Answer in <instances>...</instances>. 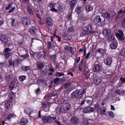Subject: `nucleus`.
<instances>
[{
  "mask_svg": "<svg viewBox=\"0 0 125 125\" xmlns=\"http://www.w3.org/2000/svg\"><path fill=\"white\" fill-rule=\"evenodd\" d=\"M86 89L84 88L82 90L80 89L74 91L71 94L72 98H81L83 96V95L86 93Z\"/></svg>",
  "mask_w": 125,
  "mask_h": 125,
  "instance_id": "1",
  "label": "nucleus"
},
{
  "mask_svg": "<svg viewBox=\"0 0 125 125\" xmlns=\"http://www.w3.org/2000/svg\"><path fill=\"white\" fill-rule=\"evenodd\" d=\"M21 21L23 25L26 26L30 25L31 22V20L26 17H22L21 19Z\"/></svg>",
  "mask_w": 125,
  "mask_h": 125,
  "instance_id": "2",
  "label": "nucleus"
},
{
  "mask_svg": "<svg viewBox=\"0 0 125 125\" xmlns=\"http://www.w3.org/2000/svg\"><path fill=\"white\" fill-rule=\"evenodd\" d=\"M51 104L49 102H45L42 104V106L41 109L45 112L49 111V107Z\"/></svg>",
  "mask_w": 125,
  "mask_h": 125,
  "instance_id": "3",
  "label": "nucleus"
},
{
  "mask_svg": "<svg viewBox=\"0 0 125 125\" xmlns=\"http://www.w3.org/2000/svg\"><path fill=\"white\" fill-rule=\"evenodd\" d=\"M11 51V49L9 48H5L3 51V53L4 54L6 58H8L11 55V53L9 52Z\"/></svg>",
  "mask_w": 125,
  "mask_h": 125,
  "instance_id": "4",
  "label": "nucleus"
},
{
  "mask_svg": "<svg viewBox=\"0 0 125 125\" xmlns=\"http://www.w3.org/2000/svg\"><path fill=\"white\" fill-rule=\"evenodd\" d=\"M62 107L64 111L66 113H67L71 108L70 104L68 102H66L63 104Z\"/></svg>",
  "mask_w": 125,
  "mask_h": 125,
  "instance_id": "5",
  "label": "nucleus"
},
{
  "mask_svg": "<svg viewBox=\"0 0 125 125\" xmlns=\"http://www.w3.org/2000/svg\"><path fill=\"white\" fill-rule=\"evenodd\" d=\"M112 62V59L111 57H106L104 60V63L107 65L111 66Z\"/></svg>",
  "mask_w": 125,
  "mask_h": 125,
  "instance_id": "6",
  "label": "nucleus"
},
{
  "mask_svg": "<svg viewBox=\"0 0 125 125\" xmlns=\"http://www.w3.org/2000/svg\"><path fill=\"white\" fill-rule=\"evenodd\" d=\"M101 78L99 76H96L94 78V82L95 85H98L101 82Z\"/></svg>",
  "mask_w": 125,
  "mask_h": 125,
  "instance_id": "7",
  "label": "nucleus"
},
{
  "mask_svg": "<svg viewBox=\"0 0 125 125\" xmlns=\"http://www.w3.org/2000/svg\"><path fill=\"white\" fill-rule=\"evenodd\" d=\"M102 67L99 64H95L93 67V70L94 72H100L102 70Z\"/></svg>",
  "mask_w": 125,
  "mask_h": 125,
  "instance_id": "8",
  "label": "nucleus"
},
{
  "mask_svg": "<svg viewBox=\"0 0 125 125\" xmlns=\"http://www.w3.org/2000/svg\"><path fill=\"white\" fill-rule=\"evenodd\" d=\"M94 109L91 107L88 106L84 108L83 110V112L85 113H90L93 112Z\"/></svg>",
  "mask_w": 125,
  "mask_h": 125,
  "instance_id": "9",
  "label": "nucleus"
},
{
  "mask_svg": "<svg viewBox=\"0 0 125 125\" xmlns=\"http://www.w3.org/2000/svg\"><path fill=\"white\" fill-rule=\"evenodd\" d=\"M45 20V22L48 26H51L53 23V21L51 17H46Z\"/></svg>",
  "mask_w": 125,
  "mask_h": 125,
  "instance_id": "10",
  "label": "nucleus"
},
{
  "mask_svg": "<svg viewBox=\"0 0 125 125\" xmlns=\"http://www.w3.org/2000/svg\"><path fill=\"white\" fill-rule=\"evenodd\" d=\"M69 4L70 7V9L72 10L76 5V0H72L70 1Z\"/></svg>",
  "mask_w": 125,
  "mask_h": 125,
  "instance_id": "11",
  "label": "nucleus"
},
{
  "mask_svg": "<svg viewBox=\"0 0 125 125\" xmlns=\"http://www.w3.org/2000/svg\"><path fill=\"white\" fill-rule=\"evenodd\" d=\"M85 28L86 30L90 33V34H92L94 33L93 28L91 24H88L85 26Z\"/></svg>",
  "mask_w": 125,
  "mask_h": 125,
  "instance_id": "12",
  "label": "nucleus"
},
{
  "mask_svg": "<svg viewBox=\"0 0 125 125\" xmlns=\"http://www.w3.org/2000/svg\"><path fill=\"white\" fill-rule=\"evenodd\" d=\"M37 68L39 70H41L44 66V63L42 61H38L36 63Z\"/></svg>",
  "mask_w": 125,
  "mask_h": 125,
  "instance_id": "13",
  "label": "nucleus"
},
{
  "mask_svg": "<svg viewBox=\"0 0 125 125\" xmlns=\"http://www.w3.org/2000/svg\"><path fill=\"white\" fill-rule=\"evenodd\" d=\"M42 120H43V123H50L52 121V119L49 118L48 116H45L42 117Z\"/></svg>",
  "mask_w": 125,
  "mask_h": 125,
  "instance_id": "14",
  "label": "nucleus"
},
{
  "mask_svg": "<svg viewBox=\"0 0 125 125\" xmlns=\"http://www.w3.org/2000/svg\"><path fill=\"white\" fill-rule=\"evenodd\" d=\"M0 41L2 42H3L6 44H7L8 41V37L5 35H2L0 36Z\"/></svg>",
  "mask_w": 125,
  "mask_h": 125,
  "instance_id": "15",
  "label": "nucleus"
},
{
  "mask_svg": "<svg viewBox=\"0 0 125 125\" xmlns=\"http://www.w3.org/2000/svg\"><path fill=\"white\" fill-rule=\"evenodd\" d=\"M37 30L35 26H32L30 28L29 30V31L30 33L32 35H34L36 34Z\"/></svg>",
  "mask_w": 125,
  "mask_h": 125,
  "instance_id": "16",
  "label": "nucleus"
},
{
  "mask_svg": "<svg viewBox=\"0 0 125 125\" xmlns=\"http://www.w3.org/2000/svg\"><path fill=\"white\" fill-rule=\"evenodd\" d=\"M96 18L97 19V20L98 25L102 26H104L105 24V19H104V20L103 21H102L101 19L100 16H97L96 17Z\"/></svg>",
  "mask_w": 125,
  "mask_h": 125,
  "instance_id": "17",
  "label": "nucleus"
},
{
  "mask_svg": "<svg viewBox=\"0 0 125 125\" xmlns=\"http://www.w3.org/2000/svg\"><path fill=\"white\" fill-rule=\"evenodd\" d=\"M102 16L106 18H108L110 17V14L108 13L107 10H102Z\"/></svg>",
  "mask_w": 125,
  "mask_h": 125,
  "instance_id": "18",
  "label": "nucleus"
},
{
  "mask_svg": "<svg viewBox=\"0 0 125 125\" xmlns=\"http://www.w3.org/2000/svg\"><path fill=\"white\" fill-rule=\"evenodd\" d=\"M28 122V119L26 118H21L20 121V123L21 125H25Z\"/></svg>",
  "mask_w": 125,
  "mask_h": 125,
  "instance_id": "19",
  "label": "nucleus"
},
{
  "mask_svg": "<svg viewBox=\"0 0 125 125\" xmlns=\"http://www.w3.org/2000/svg\"><path fill=\"white\" fill-rule=\"evenodd\" d=\"M102 34L106 36L110 35L111 33V31L110 30H104L102 32Z\"/></svg>",
  "mask_w": 125,
  "mask_h": 125,
  "instance_id": "20",
  "label": "nucleus"
},
{
  "mask_svg": "<svg viewBox=\"0 0 125 125\" xmlns=\"http://www.w3.org/2000/svg\"><path fill=\"white\" fill-rule=\"evenodd\" d=\"M115 35L118 40L122 41L124 40L125 38L123 37L124 36V35L120 34L119 33H116Z\"/></svg>",
  "mask_w": 125,
  "mask_h": 125,
  "instance_id": "21",
  "label": "nucleus"
},
{
  "mask_svg": "<svg viewBox=\"0 0 125 125\" xmlns=\"http://www.w3.org/2000/svg\"><path fill=\"white\" fill-rule=\"evenodd\" d=\"M117 46V42H113L110 45V47L112 49H116Z\"/></svg>",
  "mask_w": 125,
  "mask_h": 125,
  "instance_id": "22",
  "label": "nucleus"
},
{
  "mask_svg": "<svg viewBox=\"0 0 125 125\" xmlns=\"http://www.w3.org/2000/svg\"><path fill=\"white\" fill-rule=\"evenodd\" d=\"M86 102L89 105H91L93 101V99L92 97H90L86 100Z\"/></svg>",
  "mask_w": 125,
  "mask_h": 125,
  "instance_id": "23",
  "label": "nucleus"
},
{
  "mask_svg": "<svg viewBox=\"0 0 125 125\" xmlns=\"http://www.w3.org/2000/svg\"><path fill=\"white\" fill-rule=\"evenodd\" d=\"M90 34H90V33L86 30H84L81 33L80 35V36L82 37L86 35H89Z\"/></svg>",
  "mask_w": 125,
  "mask_h": 125,
  "instance_id": "24",
  "label": "nucleus"
},
{
  "mask_svg": "<svg viewBox=\"0 0 125 125\" xmlns=\"http://www.w3.org/2000/svg\"><path fill=\"white\" fill-rule=\"evenodd\" d=\"M12 103L10 101V100L8 101L5 103L4 106L5 108L8 109L10 107V105Z\"/></svg>",
  "mask_w": 125,
  "mask_h": 125,
  "instance_id": "25",
  "label": "nucleus"
},
{
  "mask_svg": "<svg viewBox=\"0 0 125 125\" xmlns=\"http://www.w3.org/2000/svg\"><path fill=\"white\" fill-rule=\"evenodd\" d=\"M71 121L73 123L77 124L78 123V120L75 117L72 116L71 117Z\"/></svg>",
  "mask_w": 125,
  "mask_h": 125,
  "instance_id": "26",
  "label": "nucleus"
},
{
  "mask_svg": "<svg viewBox=\"0 0 125 125\" xmlns=\"http://www.w3.org/2000/svg\"><path fill=\"white\" fill-rule=\"evenodd\" d=\"M16 115L14 113H11L9 115L7 118L6 120H10V119L15 118L16 117Z\"/></svg>",
  "mask_w": 125,
  "mask_h": 125,
  "instance_id": "27",
  "label": "nucleus"
},
{
  "mask_svg": "<svg viewBox=\"0 0 125 125\" xmlns=\"http://www.w3.org/2000/svg\"><path fill=\"white\" fill-rule=\"evenodd\" d=\"M56 111L59 114L66 113L64 111L62 107V108L59 107L57 108L56 109Z\"/></svg>",
  "mask_w": 125,
  "mask_h": 125,
  "instance_id": "28",
  "label": "nucleus"
},
{
  "mask_svg": "<svg viewBox=\"0 0 125 125\" xmlns=\"http://www.w3.org/2000/svg\"><path fill=\"white\" fill-rule=\"evenodd\" d=\"M64 7L65 6L64 4L62 3H60L57 7L58 10L60 12L62 11Z\"/></svg>",
  "mask_w": 125,
  "mask_h": 125,
  "instance_id": "29",
  "label": "nucleus"
},
{
  "mask_svg": "<svg viewBox=\"0 0 125 125\" xmlns=\"http://www.w3.org/2000/svg\"><path fill=\"white\" fill-rule=\"evenodd\" d=\"M106 39L107 41L109 42L113 41L115 39L114 36L112 35H111L107 37Z\"/></svg>",
  "mask_w": 125,
  "mask_h": 125,
  "instance_id": "30",
  "label": "nucleus"
},
{
  "mask_svg": "<svg viewBox=\"0 0 125 125\" xmlns=\"http://www.w3.org/2000/svg\"><path fill=\"white\" fill-rule=\"evenodd\" d=\"M119 54L122 56L123 58H125V48H123L121 49Z\"/></svg>",
  "mask_w": 125,
  "mask_h": 125,
  "instance_id": "31",
  "label": "nucleus"
},
{
  "mask_svg": "<svg viewBox=\"0 0 125 125\" xmlns=\"http://www.w3.org/2000/svg\"><path fill=\"white\" fill-rule=\"evenodd\" d=\"M24 111L26 114L28 115H30L32 111L30 108L28 107L25 108L24 109Z\"/></svg>",
  "mask_w": 125,
  "mask_h": 125,
  "instance_id": "32",
  "label": "nucleus"
},
{
  "mask_svg": "<svg viewBox=\"0 0 125 125\" xmlns=\"http://www.w3.org/2000/svg\"><path fill=\"white\" fill-rule=\"evenodd\" d=\"M83 59H82L81 61H80L79 65L78 66V68L79 69V71H81L82 70V69L83 68Z\"/></svg>",
  "mask_w": 125,
  "mask_h": 125,
  "instance_id": "33",
  "label": "nucleus"
},
{
  "mask_svg": "<svg viewBox=\"0 0 125 125\" xmlns=\"http://www.w3.org/2000/svg\"><path fill=\"white\" fill-rule=\"evenodd\" d=\"M31 67L30 66H23L22 67V69L23 70L27 71L31 69Z\"/></svg>",
  "mask_w": 125,
  "mask_h": 125,
  "instance_id": "34",
  "label": "nucleus"
},
{
  "mask_svg": "<svg viewBox=\"0 0 125 125\" xmlns=\"http://www.w3.org/2000/svg\"><path fill=\"white\" fill-rule=\"evenodd\" d=\"M99 105L98 103H96L94 105V107L93 108L94 110H95V111H96V112H99Z\"/></svg>",
  "mask_w": 125,
  "mask_h": 125,
  "instance_id": "35",
  "label": "nucleus"
},
{
  "mask_svg": "<svg viewBox=\"0 0 125 125\" xmlns=\"http://www.w3.org/2000/svg\"><path fill=\"white\" fill-rule=\"evenodd\" d=\"M52 94L51 93H49L46 94L44 96V98L47 100H49L52 96Z\"/></svg>",
  "mask_w": 125,
  "mask_h": 125,
  "instance_id": "36",
  "label": "nucleus"
},
{
  "mask_svg": "<svg viewBox=\"0 0 125 125\" xmlns=\"http://www.w3.org/2000/svg\"><path fill=\"white\" fill-rule=\"evenodd\" d=\"M93 7L90 5H87L85 7V9L86 12H88L91 10Z\"/></svg>",
  "mask_w": 125,
  "mask_h": 125,
  "instance_id": "37",
  "label": "nucleus"
},
{
  "mask_svg": "<svg viewBox=\"0 0 125 125\" xmlns=\"http://www.w3.org/2000/svg\"><path fill=\"white\" fill-rule=\"evenodd\" d=\"M96 52H98L99 53L103 54L105 52V49H103L101 48H99L96 50Z\"/></svg>",
  "mask_w": 125,
  "mask_h": 125,
  "instance_id": "38",
  "label": "nucleus"
},
{
  "mask_svg": "<svg viewBox=\"0 0 125 125\" xmlns=\"http://www.w3.org/2000/svg\"><path fill=\"white\" fill-rule=\"evenodd\" d=\"M42 54V57L44 59H47V55L46 54V52L45 50L42 53H41Z\"/></svg>",
  "mask_w": 125,
  "mask_h": 125,
  "instance_id": "39",
  "label": "nucleus"
},
{
  "mask_svg": "<svg viewBox=\"0 0 125 125\" xmlns=\"http://www.w3.org/2000/svg\"><path fill=\"white\" fill-rule=\"evenodd\" d=\"M27 78L26 76L25 75H21L18 77L19 80L20 81L22 82L26 79Z\"/></svg>",
  "mask_w": 125,
  "mask_h": 125,
  "instance_id": "40",
  "label": "nucleus"
},
{
  "mask_svg": "<svg viewBox=\"0 0 125 125\" xmlns=\"http://www.w3.org/2000/svg\"><path fill=\"white\" fill-rule=\"evenodd\" d=\"M42 55L41 54V52L39 53H36L35 54L34 56L35 57L38 59L39 60L41 59L42 58Z\"/></svg>",
  "mask_w": 125,
  "mask_h": 125,
  "instance_id": "41",
  "label": "nucleus"
},
{
  "mask_svg": "<svg viewBox=\"0 0 125 125\" xmlns=\"http://www.w3.org/2000/svg\"><path fill=\"white\" fill-rule=\"evenodd\" d=\"M15 83V82L14 81H13L11 82V84L9 86V87L11 90H12L14 87Z\"/></svg>",
  "mask_w": 125,
  "mask_h": 125,
  "instance_id": "42",
  "label": "nucleus"
},
{
  "mask_svg": "<svg viewBox=\"0 0 125 125\" xmlns=\"http://www.w3.org/2000/svg\"><path fill=\"white\" fill-rule=\"evenodd\" d=\"M55 76L60 77L64 76V74L62 72H57L55 73Z\"/></svg>",
  "mask_w": 125,
  "mask_h": 125,
  "instance_id": "43",
  "label": "nucleus"
},
{
  "mask_svg": "<svg viewBox=\"0 0 125 125\" xmlns=\"http://www.w3.org/2000/svg\"><path fill=\"white\" fill-rule=\"evenodd\" d=\"M48 45L47 46V48L49 50H50L51 49H52V48H54V47H53V46H52V43L50 42L47 41Z\"/></svg>",
  "mask_w": 125,
  "mask_h": 125,
  "instance_id": "44",
  "label": "nucleus"
},
{
  "mask_svg": "<svg viewBox=\"0 0 125 125\" xmlns=\"http://www.w3.org/2000/svg\"><path fill=\"white\" fill-rule=\"evenodd\" d=\"M71 84V83H64L63 84V87H64L65 88H68Z\"/></svg>",
  "mask_w": 125,
  "mask_h": 125,
  "instance_id": "45",
  "label": "nucleus"
},
{
  "mask_svg": "<svg viewBox=\"0 0 125 125\" xmlns=\"http://www.w3.org/2000/svg\"><path fill=\"white\" fill-rule=\"evenodd\" d=\"M81 8L80 7H76L75 9V11L77 12L78 14L79 13L81 12Z\"/></svg>",
  "mask_w": 125,
  "mask_h": 125,
  "instance_id": "46",
  "label": "nucleus"
},
{
  "mask_svg": "<svg viewBox=\"0 0 125 125\" xmlns=\"http://www.w3.org/2000/svg\"><path fill=\"white\" fill-rule=\"evenodd\" d=\"M60 82V78H59L57 77L55 78L54 82L55 84H59V83H58V82Z\"/></svg>",
  "mask_w": 125,
  "mask_h": 125,
  "instance_id": "47",
  "label": "nucleus"
},
{
  "mask_svg": "<svg viewBox=\"0 0 125 125\" xmlns=\"http://www.w3.org/2000/svg\"><path fill=\"white\" fill-rule=\"evenodd\" d=\"M55 101H56V103H57L59 104H61L62 103L63 101H63L62 99H56V100H55Z\"/></svg>",
  "mask_w": 125,
  "mask_h": 125,
  "instance_id": "48",
  "label": "nucleus"
},
{
  "mask_svg": "<svg viewBox=\"0 0 125 125\" xmlns=\"http://www.w3.org/2000/svg\"><path fill=\"white\" fill-rule=\"evenodd\" d=\"M72 13L69 12L67 16V18L69 20H71L72 19Z\"/></svg>",
  "mask_w": 125,
  "mask_h": 125,
  "instance_id": "49",
  "label": "nucleus"
},
{
  "mask_svg": "<svg viewBox=\"0 0 125 125\" xmlns=\"http://www.w3.org/2000/svg\"><path fill=\"white\" fill-rule=\"evenodd\" d=\"M50 58L52 61H54L55 60L56 56L55 54L52 55L50 56Z\"/></svg>",
  "mask_w": 125,
  "mask_h": 125,
  "instance_id": "50",
  "label": "nucleus"
},
{
  "mask_svg": "<svg viewBox=\"0 0 125 125\" xmlns=\"http://www.w3.org/2000/svg\"><path fill=\"white\" fill-rule=\"evenodd\" d=\"M29 55L28 53H27L26 54H24L21 56V57H23L24 59H28V58H29Z\"/></svg>",
  "mask_w": 125,
  "mask_h": 125,
  "instance_id": "51",
  "label": "nucleus"
},
{
  "mask_svg": "<svg viewBox=\"0 0 125 125\" xmlns=\"http://www.w3.org/2000/svg\"><path fill=\"white\" fill-rule=\"evenodd\" d=\"M122 24L123 27L125 28V17L123 18L122 20Z\"/></svg>",
  "mask_w": 125,
  "mask_h": 125,
  "instance_id": "52",
  "label": "nucleus"
},
{
  "mask_svg": "<svg viewBox=\"0 0 125 125\" xmlns=\"http://www.w3.org/2000/svg\"><path fill=\"white\" fill-rule=\"evenodd\" d=\"M109 115L111 117L114 118V115L112 111H109L108 112Z\"/></svg>",
  "mask_w": 125,
  "mask_h": 125,
  "instance_id": "53",
  "label": "nucleus"
},
{
  "mask_svg": "<svg viewBox=\"0 0 125 125\" xmlns=\"http://www.w3.org/2000/svg\"><path fill=\"white\" fill-rule=\"evenodd\" d=\"M40 89L39 87H38V88L35 90V93H36L37 95H38L40 94Z\"/></svg>",
  "mask_w": 125,
  "mask_h": 125,
  "instance_id": "54",
  "label": "nucleus"
},
{
  "mask_svg": "<svg viewBox=\"0 0 125 125\" xmlns=\"http://www.w3.org/2000/svg\"><path fill=\"white\" fill-rule=\"evenodd\" d=\"M48 6L51 8H52L53 7H55V4L54 3H50L48 5Z\"/></svg>",
  "mask_w": 125,
  "mask_h": 125,
  "instance_id": "55",
  "label": "nucleus"
},
{
  "mask_svg": "<svg viewBox=\"0 0 125 125\" xmlns=\"http://www.w3.org/2000/svg\"><path fill=\"white\" fill-rule=\"evenodd\" d=\"M41 72L43 75L45 76L47 75V71H44L43 70H42L41 71Z\"/></svg>",
  "mask_w": 125,
  "mask_h": 125,
  "instance_id": "56",
  "label": "nucleus"
},
{
  "mask_svg": "<svg viewBox=\"0 0 125 125\" xmlns=\"http://www.w3.org/2000/svg\"><path fill=\"white\" fill-rule=\"evenodd\" d=\"M22 60L20 59H19L15 61V63L17 64H20Z\"/></svg>",
  "mask_w": 125,
  "mask_h": 125,
  "instance_id": "57",
  "label": "nucleus"
},
{
  "mask_svg": "<svg viewBox=\"0 0 125 125\" xmlns=\"http://www.w3.org/2000/svg\"><path fill=\"white\" fill-rule=\"evenodd\" d=\"M28 11L29 13L31 15H33V12L31 9L28 7Z\"/></svg>",
  "mask_w": 125,
  "mask_h": 125,
  "instance_id": "58",
  "label": "nucleus"
},
{
  "mask_svg": "<svg viewBox=\"0 0 125 125\" xmlns=\"http://www.w3.org/2000/svg\"><path fill=\"white\" fill-rule=\"evenodd\" d=\"M9 65L10 66L12 65L14 66V62L11 60H9Z\"/></svg>",
  "mask_w": 125,
  "mask_h": 125,
  "instance_id": "59",
  "label": "nucleus"
},
{
  "mask_svg": "<svg viewBox=\"0 0 125 125\" xmlns=\"http://www.w3.org/2000/svg\"><path fill=\"white\" fill-rule=\"evenodd\" d=\"M74 31V28L73 27H71L69 28L68 30V32H71L73 31Z\"/></svg>",
  "mask_w": 125,
  "mask_h": 125,
  "instance_id": "60",
  "label": "nucleus"
},
{
  "mask_svg": "<svg viewBox=\"0 0 125 125\" xmlns=\"http://www.w3.org/2000/svg\"><path fill=\"white\" fill-rule=\"evenodd\" d=\"M59 94V93L57 90H55L53 92L52 94V96H55L56 95L58 94Z\"/></svg>",
  "mask_w": 125,
  "mask_h": 125,
  "instance_id": "61",
  "label": "nucleus"
},
{
  "mask_svg": "<svg viewBox=\"0 0 125 125\" xmlns=\"http://www.w3.org/2000/svg\"><path fill=\"white\" fill-rule=\"evenodd\" d=\"M11 25L12 26H13L14 25V23L15 21V20L14 18H12L11 19Z\"/></svg>",
  "mask_w": 125,
  "mask_h": 125,
  "instance_id": "62",
  "label": "nucleus"
},
{
  "mask_svg": "<svg viewBox=\"0 0 125 125\" xmlns=\"http://www.w3.org/2000/svg\"><path fill=\"white\" fill-rule=\"evenodd\" d=\"M14 94L12 93L11 94H10L9 95V97L10 99L11 100H12L13 99V97L14 96Z\"/></svg>",
  "mask_w": 125,
  "mask_h": 125,
  "instance_id": "63",
  "label": "nucleus"
},
{
  "mask_svg": "<svg viewBox=\"0 0 125 125\" xmlns=\"http://www.w3.org/2000/svg\"><path fill=\"white\" fill-rule=\"evenodd\" d=\"M125 78L121 77L120 79V80L121 81L122 83H125V74L124 75Z\"/></svg>",
  "mask_w": 125,
  "mask_h": 125,
  "instance_id": "64",
  "label": "nucleus"
}]
</instances>
